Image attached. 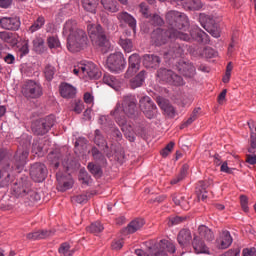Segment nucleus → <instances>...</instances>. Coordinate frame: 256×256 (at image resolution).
<instances>
[{"instance_id": "1", "label": "nucleus", "mask_w": 256, "mask_h": 256, "mask_svg": "<svg viewBox=\"0 0 256 256\" xmlns=\"http://www.w3.org/2000/svg\"><path fill=\"white\" fill-rule=\"evenodd\" d=\"M135 111H137V98L131 94L123 96V102H118L111 111L110 115L114 117L117 125L121 127L126 139L133 143L135 141V132L133 131V127L127 124V115L131 117V115H135Z\"/></svg>"}, {"instance_id": "2", "label": "nucleus", "mask_w": 256, "mask_h": 256, "mask_svg": "<svg viewBox=\"0 0 256 256\" xmlns=\"http://www.w3.org/2000/svg\"><path fill=\"white\" fill-rule=\"evenodd\" d=\"M192 39H196V41H199L200 43H204L207 45L209 43V35L205 33V31L201 30L199 26H195L190 31V34L187 33H181L176 34L175 32H172L171 36V30L168 29L167 31L162 30L161 28H157L152 32L151 39L152 43L156 45V47H161V45H165L169 41V39H180L181 41H191Z\"/></svg>"}, {"instance_id": "3", "label": "nucleus", "mask_w": 256, "mask_h": 256, "mask_svg": "<svg viewBox=\"0 0 256 256\" xmlns=\"http://www.w3.org/2000/svg\"><path fill=\"white\" fill-rule=\"evenodd\" d=\"M62 35L67 37V48L71 53H78L87 45V33L77 29V21L75 20L65 22Z\"/></svg>"}, {"instance_id": "4", "label": "nucleus", "mask_w": 256, "mask_h": 256, "mask_svg": "<svg viewBox=\"0 0 256 256\" xmlns=\"http://www.w3.org/2000/svg\"><path fill=\"white\" fill-rule=\"evenodd\" d=\"M166 21L170 25V37H173V33L181 35V33H185L183 31H187L189 28V18L185 13L179 11L171 10L167 12Z\"/></svg>"}, {"instance_id": "5", "label": "nucleus", "mask_w": 256, "mask_h": 256, "mask_svg": "<svg viewBox=\"0 0 256 256\" xmlns=\"http://www.w3.org/2000/svg\"><path fill=\"white\" fill-rule=\"evenodd\" d=\"M215 234L209 227L202 225L198 227V234H195L192 245L196 253L209 254V248L205 245V241H213Z\"/></svg>"}, {"instance_id": "6", "label": "nucleus", "mask_w": 256, "mask_h": 256, "mask_svg": "<svg viewBox=\"0 0 256 256\" xmlns=\"http://www.w3.org/2000/svg\"><path fill=\"white\" fill-rule=\"evenodd\" d=\"M175 244L169 240H160L154 246L149 247L148 252L141 249L135 251L137 256H169L167 253H175Z\"/></svg>"}, {"instance_id": "7", "label": "nucleus", "mask_w": 256, "mask_h": 256, "mask_svg": "<svg viewBox=\"0 0 256 256\" xmlns=\"http://www.w3.org/2000/svg\"><path fill=\"white\" fill-rule=\"evenodd\" d=\"M11 193L14 197L25 200V203H35L41 199L37 192L25 187L23 182H15L11 187Z\"/></svg>"}, {"instance_id": "8", "label": "nucleus", "mask_w": 256, "mask_h": 256, "mask_svg": "<svg viewBox=\"0 0 256 256\" xmlns=\"http://www.w3.org/2000/svg\"><path fill=\"white\" fill-rule=\"evenodd\" d=\"M106 67L111 73H123L125 67H127V61L125 60L123 53L116 52L110 54L106 61Z\"/></svg>"}, {"instance_id": "9", "label": "nucleus", "mask_w": 256, "mask_h": 256, "mask_svg": "<svg viewBox=\"0 0 256 256\" xmlns=\"http://www.w3.org/2000/svg\"><path fill=\"white\" fill-rule=\"evenodd\" d=\"M73 73L74 75H83V77L89 79H99L101 77L99 68L93 62L79 63L74 66Z\"/></svg>"}, {"instance_id": "10", "label": "nucleus", "mask_w": 256, "mask_h": 256, "mask_svg": "<svg viewBox=\"0 0 256 256\" xmlns=\"http://www.w3.org/2000/svg\"><path fill=\"white\" fill-rule=\"evenodd\" d=\"M89 37L99 47H105L107 45V36L103 32V28L99 24H88L87 26Z\"/></svg>"}, {"instance_id": "11", "label": "nucleus", "mask_w": 256, "mask_h": 256, "mask_svg": "<svg viewBox=\"0 0 256 256\" xmlns=\"http://www.w3.org/2000/svg\"><path fill=\"white\" fill-rule=\"evenodd\" d=\"M22 93L28 99H39L43 95V87L37 81L28 80L22 88Z\"/></svg>"}, {"instance_id": "12", "label": "nucleus", "mask_w": 256, "mask_h": 256, "mask_svg": "<svg viewBox=\"0 0 256 256\" xmlns=\"http://www.w3.org/2000/svg\"><path fill=\"white\" fill-rule=\"evenodd\" d=\"M157 77L160 81L169 83V85H174L175 87H181V85H185L183 78L171 70L160 69L158 70Z\"/></svg>"}, {"instance_id": "13", "label": "nucleus", "mask_w": 256, "mask_h": 256, "mask_svg": "<svg viewBox=\"0 0 256 256\" xmlns=\"http://www.w3.org/2000/svg\"><path fill=\"white\" fill-rule=\"evenodd\" d=\"M55 125V118L53 116H48L45 119H40L32 124V131L35 135H45L51 127Z\"/></svg>"}, {"instance_id": "14", "label": "nucleus", "mask_w": 256, "mask_h": 256, "mask_svg": "<svg viewBox=\"0 0 256 256\" xmlns=\"http://www.w3.org/2000/svg\"><path fill=\"white\" fill-rule=\"evenodd\" d=\"M140 109L147 119H153L157 115V106L149 96H144L140 99Z\"/></svg>"}, {"instance_id": "15", "label": "nucleus", "mask_w": 256, "mask_h": 256, "mask_svg": "<svg viewBox=\"0 0 256 256\" xmlns=\"http://www.w3.org/2000/svg\"><path fill=\"white\" fill-rule=\"evenodd\" d=\"M30 177H32L33 181L36 183H43L47 177V166L41 163L33 164L30 169Z\"/></svg>"}, {"instance_id": "16", "label": "nucleus", "mask_w": 256, "mask_h": 256, "mask_svg": "<svg viewBox=\"0 0 256 256\" xmlns=\"http://www.w3.org/2000/svg\"><path fill=\"white\" fill-rule=\"evenodd\" d=\"M13 173V167L9 164H4L0 167V187H9L13 183L15 177L11 175Z\"/></svg>"}, {"instance_id": "17", "label": "nucleus", "mask_w": 256, "mask_h": 256, "mask_svg": "<svg viewBox=\"0 0 256 256\" xmlns=\"http://www.w3.org/2000/svg\"><path fill=\"white\" fill-rule=\"evenodd\" d=\"M233 244V237L231 233L227 230H223L220 232L218 237L215 240V247L217 249H229Z\"/></svg>"}, {"instance_id": "18", "label": "nucleus", "mask_w": 256, "mask_h": 256, "mask_svg": "<svg viewBox=\"0 0 256 256\" xmlns=\"http://www.w3.org/2000/svg\"><path fill=\"white\" fill-rule=\"evenodd\" d=\"M0 25L2 29H7L8 31H17L21 27V22L17 17H3L0 19Z\"/></svg>"}, {"instance_id": "19", "label": "nucleus", "mask_w": 256, "mask_h": 256, "mask_svg": "<svg viewBox=\"0 0 256 256\" xmlns=\"http://www.w3.org/2000/svg\"><path fill=\"white\" fill-rule=\"evenodd\" d=\"M139 67H141V57H139L138 54H132L129 57V67L127 69L125 77L129 78L135 75V73L139 71Z\"/></svg>"}, {"instance_id": "20", "label": "nucleus", "mask_w": 256, "mask_h": 256, "mask_svg": "<svg viewBox=\"0 0 256 256\" xmlns=\"http://www.w3.org/2000/svg\"><path fill=\"white\" fill-rule=\"evenodd\" d=\"M116 17L119 23H125L134 31V33L137 31V20L133 15L129 14V12H119Z\"/></svg>"}, {"instance_id": "21", "label": "nucleus", "mask_w": 256, "mask_h": 256, "mask_svg": "<svg viewBox=\"0 0 256 256\" xmlns=\"http://www.w3.org/2000/svg\"><path fill=\"white\" fill-rule=\"evenodd\" d=\"M56 179L58 181L59 191H67L73 187V178L71 175L63 176L61 173L56 174Z\"/></svg>"}, {"instance_id": "22", "label": "nucleus", "mask_w": 256, "mask_h": 256, "mask_svg": "<svg viewBox=\"0 0 256 256\" xmlns=\"http://www.w3.org/2000/svg\"><path fill=\"white\" fill-rule=\"evenodd\" d=\"M76 93L77 89L73 85L65 82L60 85V95L64 99H71L75 97Z\"/></svg>"}, {"instance_id": "23", "label": "nucleus", "mask_w": 256, "mask_h": 256, "mask_svg": "<svg viewBox=\"0 0 256 256\" xmlns=\"http://www.w3.org/2000/svg\"><path fill=\"white\" fill-rule=\"evenodd\" d=\"M192 240H193V236L191 235V230L182 229L178 233L177 241L180 247H187V245H190Z\"/></svg>"}, {"instance_id": "24", "label": "nucleus", "mask_w": 256, "mask_h": 256, "mask_svg": "<svg viewBox=\"0 0 256 256\" xmlns=\"http://www.w3.org/2000/svg\"><path fill=\"white\" fill-rule=\"evenodd\" d=\"M178 71H180L184 77H195V66L189 62H180L178 64Z\"/></svg>"}, {"instance_id": "25", "label": "nucleus", "mask_w": 256, "mask_h": 256, "mask_svg": "<svg viewBox=\"0 0 256 256\" xmlns=\"http://www.w3.org/2000/svg\"><path fill=\"white\" fill-rule=\"evenodd\" d=\"M159 63H161V59L156 55L146 54L143 57V65L147 68L159 67Z\"/></svg>"}, {"instance_id": "26", "label": "nucleus", "mask_w": 256, "mask_h": 256, "mask_svg": "<svg viewBox=\"0 0 256 256\" xmlns=\"http://www.w3.org/2000/svg\"><path fill=\"white\" fill-rule=\"evenodd\" d=\"M0 39L1 41H4V43H8L12 46L19 43V40L17 39V34L7 31L0 32Z\"/></svg>"}, {"instance_id": "27", "label": "nucleus", "mask_w": 256, "mask_h": 256, "mask_svg": "<svg viewBox=\"0 0 256 256\" xmlns=\"http://www.w3.org/2000/svg\"><path fill=\"white\" fill-rule=\"evenodd\" d=\"M101 5L108 13H117L119 11V3L116 0H101Z\"/></svg>"}, {"instance_id": "28", "label": "nucleus", "mask_w": 256, "mask_h": 256, "mask_svg": "<svg viewBox=\"0 0 256 256\" xmlns=\"http://www.w3.org/2000/svg\"><path fill=\"white\" fill-rule=\"evenodd\" d=\"M184 49L179 43H174L171 45V49L165 53V57H172L175 59L176 57H181L184 53Z\"/></svg>"}, {"instance_id": "29", "label": "nucleus", "mask_w": 256, "mask_h": 256, "mask_svg": "<svg viewBox=\"0 0 256 256\" xmlns=\"http://www.w3.org/2000/svg\"><path fill=\"white\" fill-rule=\"evenodd\" d=\"M199 23L207 31V29L215 25V20L210 15L201 13L199 15Z\"/></svg>"}, {"instance_id": "30", "label": "nucleus", "mask_w": 256, "mask_h": 256, "mask_svg": "<svg viewBox=\"0 0 256 256\" xmlns=\"http://www.w3.org/2000/svg\"><path fill=\"white\" fill-rule=\"evenodd\" d=\"M157 103L162 111L166 112L168 115H175V108H173L167 100L162 97H158Z\"/></svg>"}, {"instance_id": "31", "label": "nucleus", "mask_w": 256, "mask_h": 256, "mask_svg": "<svg viewBox=\"0 0 256 256\" xmlns=\"http://www.w3.org/2000/svg\"><path fill=\"white\" fill-rule=\"evenodd\" d=\"M28 157H29V149L25 148L24 150H21V148H19L16 154V162L18 163V168L23 167V165L27 163Z\"/></svg>"}, {"instance_id": "32", "label": "nucleus", "mask_w": 256, "mask_h": 256, "mask_svg": "<svg viewBox=\"0 0 256 256\" xmlns=\"http://www.w3.org/2000/svg\"><path fill=\"white\" fill-rule=\"evenodd\" d=\"M82 5L88 13H96L99 0H82Z\"/></svg>"}, {"instance_id": "33", "label": "nucleus", "mask_w": 256, "mask_h": 256, "mask_svg": "<svg viewBox=\"0 0 256 256\" xmlns=\"http://www.w3.org/2000/svg\"><path fill=\"white\" fill-rule=\"evenodd\" d=\"M145 75V71L142 70L135 78L130 81V86L132 89H137V87H141V85L145 83Z\"/></svg>"}, {"instance_id": "34", "label": "nucleus", "mask_w": 256, "mask_h": 256, "mask_svg": "<svg viewBox=\"0 0 256 256\" xmlns=\"http://www.w3.org/2000/svg\"><path fill=\"white\" fill-rule=\"evenodd\" d=\"M144 225H145V220L141 218L133 220L132 222H130V224L127 227L128 233H135L136 231H139V229H141V227H143Z\"/></svg>"}, {"instance_id": "35", "label": "nucleus", "mask_w": 256, "mask_h": 256, "mask_svg": "<svg viewBox=\"0 0 256 256\" xmlns=\"http://www.w3.org/2000/svg\"><path fill=\"white\" fill-rule=\"evenodd\" d=\"M51 231L40 230L27 234V239H47L50 237Z\"/></svg>"}, {"instance_id": "36", "label": "nucleus", "mask_w": 256, "mask_h": 256, "mask_svg": "<svg viewBox=\"0 0 256 256\" xmlns=\"http://www.w3.org/2000/svg\"><path fill=\"white\" fill-rule=\"evenodd\" d=\"M33 47L36 53H43V50L45 49V40L40 36H36L33 40Z\"/></svg>"}, {"instance_id": "37", "label": "nucleus", "mask_w": 256, "mask_h": 256, "mask_svg": "<svg viewBox=\"0 0 256 256\" xmlns=\"http://www.w3.org/2000/svg\"><path fill=\"white\" fill-rule=\"evenodd\" d=\"M103 81L106 85H108L109 87H112V89H117L119 87V80H117L115 76L106 74L103 77Z\"/></svg>"}, {"instance_id": "38", "label": "nucleus", "mask_w": 256, "mask_h": 256, "mask_svg": "<svg viewBox=\"0 0 256 256\" xmlns=\"http://www.w3.org/2000/svg\"><path fill=\"white\" fill-rule=\"evenodd\" d=\"M119 45L125 53H131V51H133V41H131V39L120 38Z\"/></svg>"}, {"instance_id": "39", "label": "nucleus", "mask_w": 256, "mask_h": 256, "mask_svg": "<svg viewBox=\"0 0 256 256\" xmlns=\"http://www.w3.org/2000/svg\"><path fill=\"white\" fill-rule=\"evenodd\" d=\"M45 25V18L43 16H39L37 20L30 26V33H35V31H39Z\"/></svg>"}, {"instance_id": "40", "label": "nucleus", "mask_w": 256, "mask_h": 256, "mask_svg": "<svg viewBox=\"0 0 256 256\" xmlns=\"http://www.w3.org/2000/svg\"><path fill=\"white\" fill-rule=\"evenodd\" d=\"M175 205H180L182 209H189V203L185 200V197L181 194L173 196Z\"/></svg>"}, {"instance_id": "41", "label": "nucleus", "mask_w": 256, "mask_h": 256, "mask_svg": "<svg viewBox=\"0 0 256 256\" xmlns=\"http://www.w3.org/2000/svg\"><path fill=\"white\" fill-rule=\"evenodd\" d=\"M196 189L199 199L205 201L207 199V185H205V182H199V185Z\"/></svg>"}, {"instance_id": "42", "label": "nucleus", "mask_w": 256, "mask_h": 256, "mask_svg": "<svg viewBox=\"0 0 256 256\" xmlns=\"http://www.w3.org/2000/svg\"><path fill=\"white\" fill-rule=\"evenodd\" d=\"M186 7L190 11H199V9L203 8V3L201 2V0H189L188 2H186Z\"/></svg>"}, {"instance_id": "43", "label": "nucleus", "mask_w": 256, "mask_h": 256, "mask_svg": "<svg viewBox=\"0 0 256 256\" xmlns=\"http://www.w3.org/2000/svg\"><path fill=\"white\" fill-rule=\"evenodd\" d=\"M249 129L251 131L250 141L252 149H256V126L253 121L248 122Z\"/></svg>"}, {"instance_id": "44", "label": "nucleus", "mask_w": 256, "mask_h": 256, "mask_svg": "<svg viewBox=\"0 0 256 256\" xmlns=\"http://www.w3.org/2000/svg\"><path fill=\"white\" fill-rule=\"evenodd\" d=\"M59 253L61 256H72L75 250L71 249L69 243H63L59 248Z\"/></svg>"}, {"instance_id": "45", "label": "nucleus", "mask_w": 256, "mask_h": 256, "mask_svg": "<svg viewBox=\"0 0 256 256\" xmlns=\"http://www.w3.org/2000/svg\"><path fill=\"white\" fill-rule=\"evenodd\" d=\"M185 177H187V166H184L180 173L171 180V185H177V183H181Z\"/></svg>"}, {"instance_id": "46", "label": "nucleus", "mask_w": 256, "mask_h": 256, "mask_svg": "<svg viewBox=\"0 0 256 256\" xmlns=\"http://www.w3.org/2000/svg\"><path fill=\"white\" fill-rule=\"evenodd\" d=\"M206 31L210 33L212 37H215V39H219V37H221V28L216 23L207 28Z\"/></svg>"}, {"instance_id": "47", "label": "nucleus", "mask_w": 256, "mask_h": 256, "mask_svg": "<svg viewBox=\"0 0 256 256\" xmlns=\"http://www.w3.org/2000/svg\"><path fill=\"white\" fill-rule=\"evenodd\" d=\"M103 229L105 228L103 227V224H101V222H94L87 228V231H89V233H94L95 235H97V233H101Z\"/></svg>"}, {"instance_id": "48", "label": "nucleus", "mask_w": 256, "mask_h": 256, "mask_svg": "<svg viewBox=\"0 0 256 256\" xmlns=\"http://www.w3.org/2000/svg\"><path fill=\"white\" fill-rule=\"evenodd\" d=\"M94 143H96L98 147H107V142L105 141V138H103V135H101V131L99 130L95 131Z\"/></svg>"}, {"instance_id": "49", "label": "nucleus", "mask_w": 256, "mask_h": 256, "mask_svg": "<svg viewBox=\"0 0 256 256\" xmlns=\"http://www.w3.org/2000/svg\"><path fill=\"white\" fill-rule=\"evenodd\" d=\"M47 43L50 49H57V47H61V42L59 41V38L56 36L48 37Z\"/></svg>"}, {"instance_id": "50", "label": "nucleus", "mask_w": 256, "mask_h": 256, "mask_svg": "<svg viewBox=\"0 0 256 256\" xmlns=\"http://www.w3.org/2000/svg\"><path fill=\"white\" fill-rule=\"evenodd\" d=\"M44 75L47 81H52L53 77L55 76V68L51 64L46 65Z\"/></svg>"}, {"instance_id": "51", "label": "nucleus", "mask_w": 256, "mask_h": 256, "mask_svg": "<svg viewBox=\"0 0 256 256\" xmlns=\"http://www.w3.org/2000/svg\"><path fill=\"white\" fill-rule=\"evenodd\" d=\"M88 170L90 171V173H92V175H94L95 177H101L102 175V171H101V166L99 165H95L93 163H89L88 164Z\"/></svg>"}, {"instance_id": "52", "label": "nucleus", "mask_w": 256, "mask_h": 256, "mask_svg": "<svg viewBox=\"0 0 256 256\" xmlns=\"http://www.w3.org/2000/svg\"><path fill=\"white\" fill-rule=\"evenodd\" d=\"M18 51L20 53V57H25V55L29 54V42L24 41L21 45L18 46Z\"/></svg>"}, {"instance_id": "53", "label": "nucleus", "mask_w": 256, "mask_h": 256, "mask_svg": "<svg viewBox=\"0 0 256 256\" xmlns=\"http://www.w3.org/2000/svg\"><path fill=\"white\" fill-rule=\"evenodd\" d=\"M48 160L51 161L52 165H54L55 169L59 167V154L52 152L48 155Z\"/></svg>"}, {"instance_id": "54", "label": "nucleus", "mask_w": 256, "mask_h": 256, "mask_svg": "<svg viewBox=\"0 0 256 256\" xmlns=\"http://www.w3.org/2000/svg\"><path fill=\"white\" fill-rule=\"evenodd\" d=\"M173 147H175V142H169L167 146L161 151L162 157H167L173 151Z\"/></svg>"}, {"instance_id": "55", "label": "nucleus", "mask_w": 256, "mask_h": 256, "mask_svg": "<svg viewBox=\"0 0 256 256\" xmlns=\"http://www.w3.org/2000/svg\"><path fill=\"white\" fill-rule=\"evenodd\" d=\"M222 256H241V249H230L222 254Z\"/></svg>"}, {"instance_id": "56", "label": "nucleus", "mask_w": 256, "mask_h": 256, "mask_svg": "<svg viewBox=\"0 0 256 256\" xmlns=\"http://www.w3.org/2000/svg\"><path fill=\"white\" fill-rule=\"evenodd\" d=\"M79 179L80 181H83V183H89V174L87 173L86 169L80 170Z\"/></svg>"}, {"instance_id": "57", "label": "nucleus", "mask_w": 256, "mask_h": 256, "mask_svg": "<svg viewBox=\"0 0 256 256\" xmlns=\"http://www.w3.org/2000/svg\"><path fill=\"white\" fill-rule=\"evenodd\" d=\"M73 201H75L76 203L83 204V203H87V201H89V197L85 194H81V195L75 196L73 198Z\"/></svg>"}, {"instance_id": "58", "label": "nucleus", "mask_w": 256, "mask_h": 256, "mask_svg": "<svg viewBox=\"0 0 256 256\" xmlns=\"http://www.w3.org/2000/svg\"><path fill=\"white\" fill-rule=\"evenodd\" d=\"M140 12L144 17L149 18V6L145 3L140 4Z\"/></svg>"}, {"instance_id": "59", "label": "nucleus", "mask_w": 256, "mask_h": 256, "mask_svg": "<svg viewBox=\"0 0 256 256\" xmlns=\"http://www.w3.org/2000/svg\"><path fill=\"white\" fill-rule=\"evenodd\" d=\"M162 23H163V18L157 14L153 15V17L151 18L152 25H161Z\"/></svg>"}, {"instance_id": "60", "label": "nucleus", "mask_w": 256, "mask_h": 256, "mask_svg": "<svg viewBox=\"0 0 256 256\" xmlns=\"http://www.w3.org/2000/svg\"><path fill=\"white\" fill-rule=\"evenodd\" d=\"M84 102L87 105H93V95H91V93H89V92H86L84 94Z\"/></svg>"}, {"instance_id": "61", "label": "nucleus", "mask_w": 256, "mask_h": 256, "mask_svg": "<svg viewBox=\"0 0 256 256\" xmlns=\"http://www.w3.org/2000/svg\"><path fill=\"white\" fill-rule=\"evenodd\" d=\"M243 256H256L255 248H246L243 250Z\"/></svg>"}, {"instance_id": "62", "label": "nucleus", "mask_w": 256, "mask_h": 256, "mask_svg": "<svg viewBox=\"0 0 256 256\" xmlns=\"http://www.w3.org/2000/svg\"><path fill=\"white\" fill-rule=\"evenodd\" d=\"M246 162L249 163V165H256V155L248 154L246 156Z\"/></svg>"}, {"instance_id": "63", "label": "nucleus", "mask_w": 256, "mask_h": 256, "mask_svg": "<svg viewBox=\"0 0 256 256\" xmlns=\"http://www.w3.org/2000/svg\"><path fill=\"white\" fill-rule=\"evenodd\" d=\"M123 247V240H114L112 242V249H115L116 251L119 249H122Z\"/></svg>"}, {"instance_id": "64", "label": "nucleus", "mask_w": 256, "mask_h": 256, "mask_svg": "<svg viewBox=\"0 0 256 256\" xmlns=\"http://www.w3.org/2000/svg\"><path fill=\"white\" fill-rule=\"evenodd\" d=\"M83 109H84L83 102L81 101L75 102V106H74L75 113L79 114L83 111Z\"/></svg>"}]
</instances>
